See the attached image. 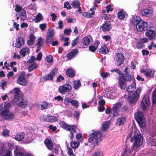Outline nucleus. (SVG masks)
I'll use <instances>...</instances> for the list:
<instances>
[{
	"instance_id": "obj_1",
	"label": "nucleus",
	"mask_w": 156,
	"mask_h": 156,
	"mask_svg": "<svg viewBox=\"0 0 156 156\" xmlns=\"http://www.w3.org/2000/svg\"><path fill=\"white\" fill-rule=\"evenodd\" d=\"M10 104L9 102H5L3 105H0V115L4 119L11 121L14 118L13 113L9 111L10 107Z\"/></svg>"
},
{
	"instance_id": "obj_2",
	"label": "nucleus",
	"mask_w": 156,
	"mask_h": 156,
	"mask_svg": "<svg viewBox=\"0 0 156 156\" xmlns=\"http://www.w3.org/2000/svg\"><path fill=\"white\" fill-rule=\"evenodd\" d=\"M101 136L102 134L99 131L96 130H92V133L90 134L88 138V143L90 146V149L87 151L88 152L92 151L94 146L100 140L99 139Z\"/></svg>"
},
{
	"instance_id": "obj_3",
	"label": "nucleus",
	"mask_w": 156,
	"mask_h": 156,
	"mask_svg": "<svg viewBox=\"0 0 156 156\" xmlns=\"http://www.w3.org/2000/svg\"><path fill=\"white\" fill-rule=\"evenodd\" d=\"M130 138V141L133 142L134 141V145L132 146H134V148L136 147H138L140 146L142 144L143 142V136L141 134L138 133L136 130H134V133L132 132L129 134V137L127 138Z\"/></svg>"
},
{
	"instance_id": "obj_4",
	"label": "nucleus",
	"mask_w": 156,
	"mask_h": 156,
	"mask_svg": "<svg viewBox=\"0 0 156 156\" xmlns=\"http://www.w3.org/2000/svg\"><path fill=\"white\" fill-rule=\"evenodd\" d=\"M134 117L140 127H143L145 126V119L142 112L137 111L136 112Z\"/></svg>"
},
{
	"instance_id": "obj_5",
	"label": "nucleus",
	"mask_w": 156,
	"mask_h": 156,
	"mask_svg": "<svg viewBox=\"0 0 156 156\" xmlns=\"http://www.w3.org/2000/svg\"><path fill=\"white\" fill-rule=\"evenodd\" d=\"M59 124L63 128L67 130L70 131V137L71 138H72L73 136V133L76 132L75 129V126L74 125H69L62 121H60L59 122Z\"/></svg>"
},
{
	"instance_id": "obj_6",
	"label": "nucleus",
	"mask_w": 156,
	"mask_h": 156,
	"mask_svg": "<svg viewBox=\"0 0 156 156\" xmlns=\"http://www.w3.org/2000/svg\"><path fill=\"white\" fill-rule=\"evenodd\" d=\"M142 88L139 87L136 89L135 93L132 95L129 96L128 97V101L131 104L136 103L138 100L141 93Z\"/></svg>"
},
{
	"instance_id": "obj_7",
	"label": "nucleus",
	"mask_w": 156,
	"mask_h": 156,
	"mask_svg": "<svg viewBox=\"0 0 156 156\" xmlns=\"http://www.w3.org/2000/svg\"><path fill=\"white\" fill-rule=\"evenodd\" d=\"M150 105V101L148 96L147 95H144L140 103L142 110L144 111L148 109Z\"/></svg>"
},
{
	"instance_id": "obj_8",
	"label": "nucleus",
	"mask_w": 156,
	"mask_h": 156,
	"mask_svg": "<svg viewBox=\"0 0 156 156\" xmlns=\"http://www.w3.org/2000/svg\"><path fill=\"white\" fill-rule=\"evenodd\" d=\"M124 59V56L122 54L118 53L115 56L114 61L116 65L119 66L123 63Z\"/></svg>"
},
{
	"instance_id": "obj_9",
	"label": "nucleus",
	"mask_w": 156,
	"mask_h": 156,
	"mask_svg": "<svg viewBox=\"0 0 156 156\" xmlns=\"http://www.w3.org/2000/svg\"><path fill=\"white\" fill-rule=\"evenodd\" d=\"M71 89L72 87L69 84H65L59 87L58 91L61 94H65L66 92H69Z\"/></svg>"
},
{
	"instance_id": "obj_10",
	"label": "nucleus",
	"mask_w": 156,
	"mask_h": 156,
	"mask_svg": "<svg viewBox=\"0 0 156 156\" xmlns=\"http://www.w3.org/2000/svg\"><path fill=\"white\" fill-rule=\"evenodd\" d=\"M136 28L139 31L142 32L146 30L147 29V23L143 20L141 21L136 24Z\"/></svg>"
},
{
	"instance_id": "obj_11",
	"label": "nucleus",
	"mask_w": 156,
	"mask_h": 156,
	"mask_svg": "<svg viewBox=\"0 0 156 156\" xmlns=\"http://www.w3.org/2000/svg\"><path fill=\"white\" fill-rule=\"evenodd\" d=\"M24 77V73L23 72L21 73L17 80V83L23 86L26 85L27 84V81Z\"/></svg>"
},
{
	"instance_id": "obj_12",
	"label": "nucleus",
	"mask_w": 156,
	"mask_h": 156,
	"mask_svg": "<svg viewBox=\"0 0 156 156\" xmlns=\"http://www.w3.org/2000/svg\"><path fill=\"white\" fill-rule=\"evenodd\" d=\"M141 73H143L147 77H153L155 71L152 69H142L140 70Z\"/></svg>"
},
{
	"instance_id": "obj_13",
	"label": "nucleus",
	"mask_w": 156,
	"mask_h": 156,
	"mask_svg": "<svg viewBox=\"0 0 156 156\" xmlns=\"http://www.w3.org/2000/svg\"><path fill=\"white\" fill-rule=\"evenodd\" d=\"M54 38V31L53 30H48L46 37V43H50L53 41Z\"/></svg>"
},
{
	"instance_id": "obj_14",
	"label": "nucleus",
	"mask_w": 156,
	"mask_h": 156,
	"mask_svg": "<svg viewBox=\"0 0 156 156\" xmlns=\"http://www.w3.org/2000/svg\"><path fill=\"white\" fill-rule=\"evenodd\" d=\"M145 35L150 40L155 39L156 37V32L153 30H147L145 33Z\"/></svg>"
},
{
	"instance_id": "obj_15",
	"label": "nucleus",
	"mask_w": 156,
	"mask_h": 156,
	"mask_svg": "<svg viewBox=\"0 0 156 156\" xmlns=\"http://www.w3.org/2000/svg\"><path fill=\"white\" fill-rule=\"evenodd\" d=\"M122 106V104L121 103H117L114 105L113 108V115H116L120 111Z\"/></svg>"
},
{
	"instance_id": "obj_16",
	"label": "nucleus",
	"mask_w": 156,
	"mask_h": 156,
	"mask_svg": "<svg viewBox=\"0 0 156 156\" xmlns=\"http://www.w3.org/2000/svg\"><path fill=\"white\" fill-rule=\"evenodd\" d=\"M24 42L25 40L23 38L19 37L16 40L15 47L17 48H20L24 45Z\"/></svg>"
},
{
	"instance_id": "obj_17",
	"label": "nucleus",
	"mask_w": 156,
	"mask_h": 156,
	"mask_svg": "<svg viewBox=\"0 0 156 156\" xmlns=\"http://www.w3.org/2000/svg\"><path fill=\"white\" fill-rule=\"evenodd\" d=\"M57 71L56 69H53L49 74L45 76V79L47 80H52L53 77L57 74Z\"/></svg>"
},
{
	"instance_id": "obj_18",
	"label": "nucleus",
	"mask_w": 156,
	"mask_h": 156,
	"mask_svg": "<svg viewBox=\"0 0 156 156\" xmlns=\"http://www.w3.org/2000/svg\"><path fill=\"white\" fill-rule=\"evenodd\" d=\"M119 82L118 83L120 87L122 89L125 90L127 85L126 81L123 79V77L122 76H119Z\"/></svg>"
},
{
	"instance_id": "obj_19",
	"label": "nucleus",
	"mask_w": 156,
	"mask_h": 156,
	"mask_svg": "<svg viewBox=\"0 0 156 156\" xmlns=\"http://www.w3.org/2000/svg\"><path fill=\"white\" fill-rule=\"evenodd\" d=\"M13 90L15 93L14 100L16 103L19 99V95L21 93V91L18 87L15 88Z\"/></svg>"
},
{
	"instance_id": "obj_20",
	"label": "nucleus",
	"mask_w": 156,
	"mask_h": 156,
	"mask_svg": "<svg viewBox=\"0 0 156 156\" xmlns=\"http://www.w3.org/2000/svg\"><path fill=\"white\" fill-rule=\"evenodd\" d=\"M122 76L123 79L126 81H128L129 82H131L135 81V79L133 76H132L129 74H122Z\"/></svg>"
},
{
	"instance_id": "obj_21",
	"label": "nucleus",
	"mask_w": 156,
	"mask_h": 156,
	"mask_svg": "<svg viewBox=\"0 0 156 156\" xmlns=\"http://www.w3.org/2000/svg\"><path fill=\"white\" fill-rule=\"evenodd\" d=\"M44 143L46 147L49 150H52L53 148V145L52 141L49 139H46L44 141Z\"/></svg>"
},
{
	"instance_id": "obj_22",
	"label": "nucleus",
	"mask_w": 156,
	"mask_h": 156,
	"mask_svg": "<svg viewBox=\"0 0 156 156\" xmlns=\"http://www.w3.org/2000/svg\"><path fill=\"white\" fill-rule=\"evenodd\" d=\"M142 20H141L140 18L138 16H134L131 20V24L133 25H136L138 24Z\"/></svg>"
},
{
	"instance_id": "obj_23",
	"label": "nucleus",
	"mask_w": 156,
	"mask_h": 156,
	"mask_svg": "<svg viewBox=\"0 0 156 156\" xmlns=\"http://www.w3.org/2000/svg\"><path fill=\"white\" fill-rule=\"evenodd\" d=\"M135 148H134V146H132L131 149H127L126 148L124 149L121 156H129L132 153L133 151Z\"/></svg>"
},
{
	"instance_id": "obj_24",
	"label": "nucleus",
	"mask_w": 156,
	"mask_h": 156,
	"mask_svg": "<svg viewBox=\"0 0 156 156\" xmlns=\"http://www.w3.org/2000/svg\"><path fill=\"white\" fill-rule=\"evenodd\" d=\"M141 13L144 16H149L152 15L153 11L149 9H144L141 11Z\"/></svg>"
},
{
	"instance_id": "obj_25",
	"label": "nucleus",
	"mask_w": 156,
	"mask_h": 156,
	"mask_svg": "<svg viewBox=\"0 0 156 156\" xmlns=\"http://www.w3.org/2000/svg\"><path fill=\"white\" fill-rule=\"evenodd\" d=\"M131 83V84L129 85L126 88V90L128 92H132L134 91L136 88V83L135 81Z\"/></svg>"
},
{
	"instance_id": "obj_26",
	"label": "nucleus",
	"mask_w": 156,
	"mask_h": 156,
	"mask_svg": "<svg viewBox=\"0 0 156 156\" xmlns=\"http://www.w3.org/2000/svg\"><path fill=\"white\" fill-rule=\"evenodd\" d=\"M78 49H73L68 54L67 58L70 59H72L78 54Z\"/></svg>"
},
{
	"instance_id": "obj_27",
	"label": "nucleus",
	"mask_w": 156,
	"mask_h": 156,
	"mask_svg": "<svg viewBox=\"0 0 156 156\" xmlns=\"http://www.w3.org/2000/svg\"><path fill=\"white\" fill-rule=\"evenodd\" d=\"M112 28L111 24L108 23H105L102 26V30L103 31L109 30Z\"/></svg>"
},
{
	"instance_id": "obj_28",
	"label": "nucleus",
	"mask_w": 156,
	"mask_h": 156,
	"mask_svg": "<svg viewBox=\"0 0 156 156\" xmlns=\"http://www.w3.org/2000/svg\"><path fill=\"white\" fill-rule=\"evenodd\" d=\"M36 106L41 110H43L46 108L48 106V104L47 102L45 101H43L40 104H37Z\"/></svg>"
},
{
	"instance_id": "obj_29",
	"label": "nucleus",
	"mask_w": 156,
	"mask_h": 156,
	"mask_svg": "<svg viewBox=\"0 0 156 156\" xmlns=\"http://www.w3.org/2000/svg\"><path fill=\"white\" fill-rule=\"evenodd\" d=\"M29 39L28 40L27 43L29 45L33 44L35 40V37L32 34H31L29 35Z\"/></svg>"
},
{
	"instance_id": "obj_30",
	"label": "nucleus",
	"mask_w": 156,
	"mask_h": 156,
	"mask_svg": "<svg viewBox=\"0 0 156 156\" xmlns=\"http://www.w3.org/2000/svg\"><path fill=\"white\" fill-rule=\"evenodd\" d=\"M30 50L27 47L23 48L20 51V53L21 55L23 57L25 56L26 54H28L29 53Z\"/></svg>"
},
{
	"instance_id": "obj_31",
	"label": "nucleus",
	"mask_w": 156,
	"mask_h": 156,
	"mask_svg": "<svg viewBox=\"0 0 156 156\" xmlns=\"http://www.w3.org/2000/svg\"><path fill=\"white\" fill-rule=\"evenodd\" d=\"M43 20V17L41 13H39L35 16L34 21L35 23H37Z\"/></svg>"
},
{
	"instance_id": "obj_32",
	"label": "nucleus",
	"mask_w": 156,
	"mask_h": 156,
	"mask_svg": "<svg viewBox=\"0 0 156 156\" xmlns=\"http://www.w3.org/2000/svg\"><path fill=\"white\" fill-rule=\"evenodd\" d=\"M94 11H93L91 13L84 12L83 13V15L86 18H91L93 17V16L94 15Z\"/></svg>"
},
{
	"instance_id": "obj_33",
	"label": "nucleus",
	"mask_w": 156,
	"mask_h": 156,
	"mask_svg": "<svg viewBox=\"0 0 156 156\" xmlns=\"http://www.w3.org/2000/svg\"><path fill=\"white\" fill-rule=\"evenodd\" d=\"M66 74L70 77H73L75 76V73L74 71L72 69H68L66 71Z\"/></svg>"
},
{
	"instance_id": "obj_34",
	"label": "nucleus",
	"mask_w": 156,
	"mask_h": 156,
	"mask_svg": "<svg viewBox=\"0 0 156 156\" xmlns=\"http://www.w3.org/2000/svg\"><path fill=\"white\" fill-rule=\"evenodd\" d=\"M20 16H21L20 18L23 20H25L27 18L26 13L25 10L22 9L21 12L19 13Z\"/></svg>"
},
{
	"instance_id": "obj_35",
	"label": "nucleus",
	"mask_w": 156,
	"mask_h": 156,
	"mask_svg": "<svg viewBox=\"0 0 156 156\" xmlns=\"http://www.w3.org/2000/svg\"><path fill=\"white\" fill-rule=\"evenodd\" d=\"M28 105L27 101L25 100H23L19 103V105L21 107L25 108H26Z\"/></svg>"
},
{
	"instance_id": "obj_36",
	"label": "nucleus",
	"mask_w": 156,
	"mask_h": 156,
	"mask_svg": "<svg viewBox=\"0 0 156 156\" xmlns=\"http://www.w3.org/2000/svg\"><path fill=\"white\" fill-rule=\"evenodd\" d=\"M126 121V118L125 117H122L117 119L116 123L120 125L123 124L124 122Z\"/></svg>"
},
{
	"instance_id": "obj_37",
	"label": "nucleus",
	"mask_w": 156,
	"mask_h": 156,
	"mask_svg": "<svg viewBox=\"0 0 156 156\" xmlns=\"http://www.w3.org/2000/svg\"><path fill=\"white\" fill-rule=\"evenodd\" d=\"M109 122L106 121L103 123L102 124V130L103 131H106L108 128Z\"/></svg>"
},
{
	"instance_id": "obj_38",
	"label": "nucleus",
	"mask_w": 156,
	"mask_h": 156,
	"mask_svg": "<svg viewBox=\"0 0 156 156\" xmlns=\"http://www.w3.org/2000/svg\"><path fill=\"white\" fill-rule=\"evenodd\" d=\"M80 144V143L79 142L72 140L71 143V146L72 148L76 149L78 147Z\"/></svg>"
},
{
	"instance_id": "obj_39",
	"label": "nucleus",
	"mask_w": 156,
	"mask_h": 156,
	"mask_svg": "<svg viewBox=\"0 0 156 156\" xmlns=\"http://www.w3.org/2000/svg\"><path fill=\"white\" fill-rule=\"evenodd\" d=\"M24 134L23 133L17 134L16 136V139L20 141L22 140L24 138Z\"/></svg>"
},
{
	"instance_id": "obj_40",
	"label": "nucleus",
	"mask_w": 156,
	"mask_h": 156,
	"mask_svg": "<svg viewBox=\"0 0 156 156\" xmlns=\"http://www.w3.org/2000/svg\"><path fill=\"white\" fill-rule=\"evenodd\" d=\"M83 43L84 46H87L90 42V40L88 37H85L83 39Z\"/></svg>"
},
{
	"instance_id": "obj_41",
	"label": "nucleus",
	"mask_w": 156,
	"mask_h": 156,
	"mask_svg": "<svg viewBox=\"0 0 156 156\" xmlns=\"http://www.w3.org/2000/svg\"><path fill=\"white\" fill-rule=\"evenodd\" d=\"M80 2L78 0L73 1L72 3V5L75 8H77L80 6Z\"/></svg>"
},
{
	"instance_id": "obj_42",
	"label": "nucleus",
	"mask_w": 156,
	"mask_h": 156,
	"mask_svg": "<svg viewBox=\"0 0 156 156\" xmlns=\"http://www.w3.org/2000/svg\"><path fill=\"white\" fill-rule=\"evenodd\" d=\"M43 39L41 37H39L37 40V48H40L43 44Z\"/></svg>"
},
{
	"instance_id": "obj_43",
	"label": "nucleus",
	"mask_w": 156,
	"mask_h": 156,
	"mask_svg": "<svg viewBox=\"0 0 156 156\" xmlns=\"http://www.w3.org/2000/svg\"><path fill=\"white\" fill-rule=\"evenodd\" d=\"M38 65L35 63H33L28 68V70L29 71L31 72L34 69L37 68Z\"/></svg>"
},
{
	"instance_id": "obj_44",
	"label": "nucleus",
	"mask_w": 156,
	"mask_h": 156,
	"mask_svg": "<svg viewBox=\"0 0 156 156\" xmlns=\"http://www.w3.org/2000/svg\"><path fill=\"white\" fill-rule=\"evenodd\" d=\"M108 51V48L105 46H103L101 48L100 52L103 54H106Z\"/></svg>"
},
{
	"instance_id": "obj_45",
	"label": "nucleus",
	"mask_w": 156,
	"mask_h": 156,
	"mask_svg": "<svg viewBox=\"0 0 156 156\" xmlns=\"http://www.w3.org/2000/svg\"><path fill=\"white\" fill-rule=\"evenodd\" d=\"M152 103L153 104H156V89L154 90L153 92Z\"/></svg>"
},
{
	"instance_id": "obj_46",
	"label": "nucleus",
	"mask_w": 156,
	"mask_h": 156,
	"mask_svg": "<svg viewBox=\"0 0 156 156\" xmlns=\"http://www.w3.org/2000/svg\"><path fill=\"white\" fill-rule=\"evenodd\" d=\"M14 152L15 156H25L24 154L19 151H18L17 149H16L14 151Z\"/></svg>"
},
{
	"instance_id": "obj_47",
	"label": "nucleus",
	"mask_w": 156,
	"mask_h": 156,
	"mask_svg": "<svg viewBox=\"0 0 156 156\" xmlns=\"http://www.w3.org/2000/svg\"><path fill=\"white\" fill-rule=\"evenodd\" d=\"M125 16V14L122 11H119L118 14V18L120 19H123Z\"/></svg>"
},
{
	"instance_id": "obj_48",
	"label": "nucleus",
	"mask_w": 156,
	"mask_h": 156,
	"mask_svg": "<svg viewBox=\"0 0 156 156\" xmlns=\"http://www.w3.org/2000/svg\"><path fill=\"white\" fill-rule=\"evenodd\" d=\"M72 100V99L70 98L69 97L66 98L64 99V103L66 105H67L69 103H71Z\"/></svg>"
},
{
	"instance_id": "obj_49",
	"label": "nucleus",
	"mask_w": 156,
	"mask_h": 156,
	"mask_svg": "<svg viewBox=\"0 0 156 156\" xmlns=\"http://www.w3.org/2000/svg\"><path fill=\"white\" fill-rule=\"evenodd\" d=\"M57 119L55 116H52L48 115V122H52L57 121Z\"/></svg>"
},
{
	"instance_id": "obj_50",
	"label": "nucleus",
	"mask_w": 156,
	"mask_h": 156,
	"mask_svg": "<svg viewBox=\"0 0 156 156\" xmlns=\"http://www.w3.org/2000/svg\"><path fill=\"white\" fill-rule=\"evenodd\" d=\"M67 153L70 156H75L74 154L72 149L70 147H67Z\"/></svg>"
},
{
	"instance_id": "obj_51",
	"label": "nucleus",
	"mask_w": 156,
	"mask_h": 156,
	"mask_svg": "<svg viewBox=\"0 0 156 156\" xmlns=\"http://www.w3.org/2000/svg\"><path fill=\"white\" fill-rule=\"evenodd\" d=\"M71 104L73 106L76 108H77L79 106L78 102L77 100H72Z\"/></svg>"
},
{
	"instance_id": "obj_52",
	"label": "nucleus",
	"mask_w": 156,
	"mask_h": 156,
	"mask_svg": "<svg viewBox=\"0 0 156 156\" xmlns=\"http://www.w3.org/2000/svg\"><path fill=\"white\" fill-rule=\"evenodd\" d=\"M81 85L80 82V81H75L74 82V87L75 89H78Z\"/></svg>"
},
{
	"instance_id": "obj_53",
	"label": "nucleus",
	"mask_w": 156,
	"mask_h": 156,
	"mask_svg": "<svg viewBox=\"0 0 156 156\" xmlns=\"http://www.w3.org/2000/svg\"><path fill=\"white\" fill-rule=\"evenodd\" d=\"M11 151L9 150H6L5 152L1 156H11Z\"/></svg>"
},
{
	"instance_id": "obj_54",
	"label": "nucleus",
	"mask_w": 156,
	"mask_h": 156,
	"mask_svg": "<svg viewBox=\"0 0 156 156\" xmlns=\"http://www.w3.org/2000/svg\"><path fill=\"white\" fill-rule=\"evenodd\" d=\"M22 9H24L22 8V6H20L18 5H16L15 8V11L17 12H20Z\"/></svg>"
},
{
	"instance_id": "obj_55",
	"label": "nucleus",
	"mask_w": 156,
	"mask_h": 156,
	"mask_svg": "<svg viewBox=\"0 0 156 156\" xmlns=\"http://www.w3.org/2000/svg\"><path fill=\"white\" fill-rule=\"evenodd\" d=\"M48 119V115H44L41 117V120L42 121H47Z\"/></svg>"
},
{
	"instance_id": "obj_56",
	"label": "nucleus",
	"mask_w": 156,
	"mask_h": 156,
	"mask_svg": "<svg viewBox=\"0 0 156 156\" xmlns=\"http://www.w3.org/2000/svg\"><path fill=\"white\" fill-rule=\"evenodd\" d=\"M2 134L4 136H9V130L6 129H4L2 132Z\"/></svg>"
},
{
	"instance_id": "obj_57",
	"label": "nucleus",
	"mask_w": 156,
	"mask_h": 156,
	"mask_svg": "<svg viewBox=\"0 0 156 156\" xmlns=\"http://www.w3.org/2000/svg\"><path fill=\"white\" fill-rule=\"evenodd\" d=\"M64 7L68 9H70L71 8V7L69 4V2H65L64 4Z\"/></svg>"
},
{
	"instance_id": "obj_58",
	"label": "nucleus",
	"mask_w": 156,
	"mask_h": 156,
	"mask_svg": "<svg viewBox=\"0 0 156 156\" xmlns=\"http://www.w3.org/2000/svg\"><path fill=\"white\" fill-rule=\"evenodd\" d=\"M78 38L76 37L75 38L74 40L72 41V42L71 44V45L73 46H76V44L77 43L78 41Z\"/></svg>"
},
{
	"instance_id": "obj_59",
	"label": "nucleus",
	"mask_w": 156,
	"mask_h": 156,
	"mask_svg": "<svg viewBox=\"0 0 156 156\" xmlns=\"http://www.w3.org/2000/svg\"><path fill=\"white\" fill-rule=\"evenodd\" d=\"M47 61L49 62H53V57L51 55H49L46 58Z\"/></svg>"
},
{
	"instance_id": "obj_60",
	"label": "nucleus",
	"mask_w": 156,
	"mask_h": 156,
	"mask_svg": "<svg viewBox=\"0 0 156 156\" xmlns=\"http://www.w3.org/2000/svg\"><path fill=\"white\" fill-rule=\"evenodd\" d=\"M71 32L72 30L71 29H65L64 31V33L66 35H69Z\"/></svg>"
},
{
	"instance_id": "obj_61",
	"label": "nucleus",
	"mask_w": 156,
	"mask_h": 156,
	"mask_svg": "<svg viewBox=\"0 0 156 156\" xmlns=\"http://www.w3.org/2000/svg\"><path fill=\"white\" fill-rule=\"evenodd\" d=\"M97 49V47H95L93 45L90 46L89 48V50L92 52H94Z\"/></svg>"
},
{
	"instance_id": "obj_62",
	"label": "nucleus",
	"mask_w": 156,
	"mask_h": 156,
	"mask_svg": "<svg viewBox=\"0 0 156 156\" xmlns=\"http://www.w3.org/2000/svg\"><path fill=\"white\" fill-rule=\"evenodd\" d=\"M102 77L103 78H106L109 76V73H103L101 74Z\"/></svg>"
},
{
	"instance_id": "obj_63",
	"label": "nucleus",
	"mask_w": 156,
	"mask_h": 156,
	"mask_svg": "<svg viewBox=\"0 0 156 156\" xmlns=\"http://www.w3.org/2000/svg\"><path fill=\"white\" fill-rule=\"evenodd\" d=\"M46 23L40 24L39 25V27L42 30H44L46 28Z\"/></svg>"
},
{
	"instance_id": "obj_64",
	"label": "nucleus",
	"mask_w": 156,
	"mask_h": 156,
	"mask_svg": "<svg viewBox=\"0 0 156 156\" xmlns=\"http://www.w3.org/2000/svg\"><path fill=\"white\" fill-rule=\"evenodd\" d=\"M35 60H36V58L32 56L29 59L28 61V62L32 63Z\"/></svg>"
}]
</instances>
